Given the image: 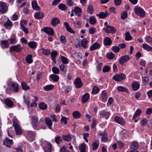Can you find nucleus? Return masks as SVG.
<instances>
[{"label": "nucleus", "mask_w": 152, "mask_h": 152, "mask_svg": "<svg viewBox=\"0 0 152 152\" xmlns=\"http://www.w3.org/2000/svg\"><path fill=\"white\" fill-rule=\"evenodd\" d=\"M31 119L33 127L35 129L39 130L40 129H44V128L42 127L38 124V118L37 116H33L31 117Z\"/></svg>", "instance_id": "nucleus-1"}, {"label": "nucleus", "mask_w": 152, "mask_h": 152, "mask_svg": "<svg viewBox=\"0 0 152 152\" xmlns=\"http://www.w3.org/2000/svg\"><path fill=\"white\" fill-rule=\"evenodd\" d=\"M135 13L142 18L145 17V12L144 10L140 7H136L134 9Z\"/></svg>", "instance_id": "nucleus-2"}, {"label": "nucleus", "mask_w": 152, "mask_h": 152, "mask_svg": "<svg viewBox=\"0 0 152 152\" xmlns=\"http://www.w3.org/2000/svg\"><path fill=\"white\" fill-rule=\"evenodd\" d=\"M126 77V75L123 73L116 74L113 77V79L117 81H120L124 80Z\"/></svg>", "instance_id": "nucleus-3"}, {"label": "nucleus", "mask_w": 152, "mask_h": 152, "mask_svg": "<svg viewBox=\"0 0 152 152\" xmlns=\"http://www.w3.org/2000/svg\"><path fill=\"white\" fill-rule=\"evenodd\" d=\"M8 10L7 5L3 2L0 1V12L2 13H6Z\"/></svg>", "instance_id": "nucleus-4"}, {"label": "nucleus", "mask_w": 152, "mask_h": 152, "mask_svg": "<svg viewBox=\"0 0 152 152\" xmlns=\"http://www.w3.org/2000/svg\"><path fill=\"white\" fill-rule=\"evenodd\" d=\"M22 47L20 44H18L16 45L12 46L10 48V51H15L16 52H20L22 50Z\"/></svg>", "instance_id": "nucleus-5"}, {"label": "nucleus", "mask_w": 152, "mask_h": 152, "mask_svg": "<svg viewBox=\"0 0 152 152\" xmlns=\"http://www.w3.org/2000/svg\"><path fill=\"white\" fill-rule=\"evenodd\" d=\"M42 30L47 34L51 36H53L54 35L53 30L50 28L45 27L42 29Z\"/></svg>", "instance_id": "nucleus-6"}, {"label": "nucleus", "mask_w": 152, "mask_h": 152, "mask_svg": "<svg viewBox=\"0 0 152 152\" xmlns=\"http://www.w3.org/2000/svg\"><path fill=\"white\" fill-rule=\"evenodd\" d=\"M104 29L107 33L114 34L115 32V28L110 26H107V27L106 28H104Z\"/></svg>", "instance_id": "nucleus-7"}, {"label": "nucleus", "mask_w": 152, "mask_h": 152, "mask_svg": "<svg viewBox=\"0 0 152 152\" xmlns=\"http://www.w3.org/2000/svg\"><path fill=\"white\" fill-rule=\"evenodd\" d=\"M129 57L128 55H125L122 56L119 60V63L123 65L124 63L128 61L129 59Z\"/></svg>", "instance_id": "nucleus-8"}, {"label": "nucleus", "mask_w": 152, "mask_h": 152, "mask_svg": "<svg viewBox=\"0 0 152 152\" xmlns=\"http://www.w3.org/2000/svg\"><path fill=\"white\" fill-rule=\"evenodd\" d=\"M14 126L15 127L16 134L17 135H20L22 133V132L19 124L18 123H14Z\"/></svg>", "instance_id": "nucleus-9"}, {"label": "nucleus", "mask_w": 152, "mask_h": 152, "mask_svg": "<svg viewBox=\"0 0 152 152\" xmlns=\"http://www.w3.org/2000/svg\"><path fill=\"white\" fill-rule=\"evenodd\" d=\"M10 89L14 92H17L19 90L18 84L15 82L12 83Z\"/></svg>", "instance_id": "nucleus-10"}, {"label": "nucleus", "mask_w": 152, "mask_h": 152, "mask_svg": "<svg viewBox=\"0 0 152 152\" xmlns=\"http://www.w3.org/2000/svg\"><path fill=\"white\" fill-rule=\"evenodd\" d=\"M74 82L75 86L77 88H80L83 86V84L80 78H76Z\"/></svg>", "instance_id": "nucleus-11"}, {"label": "nucleus", "mask_w": 152, "mask_h": 152, "mask_svg": "<svg viewBox=\"0 0 152 152\" xmlns=\"http://www.w3.org/2000/svg\"><path fill=\"white\" fill-rule=\"evenodd\" d=\"M99 115L100 117H105L106 119H107L110 115V113L107 110H104L101 112Z\"/></svg>", "instance_id": "nucleus-12"}, {"label": "nucleus", "mask_w": 152, "mask_h": 152, "mask_svg": "<svg viewBox=\"0 0 152 152\" xmlns=\"http://www.w3.org/2000/svg\"><path fill=\"white\" fill-rule=\"evenodd\" d=\"M3 143L7 147H10L11 146V145H12L13 143L12 140L7 138L4 140Z\"/></svg>", "instance_id": "nucleus-13"}, {"label": "nucleus", "mask_w": 152, "mask_h": 152, "mask_svg": "<svg viewBox=\"0 0 152 152\" xmlns=\"http://www.w3.org/2000/svg\"><path fill=\"white\" fill-rule=\"evenodd\" d=\"M4 102L6 105L9 107H12L14 105L13 102L8 98L4 100Z\"/></svg>", "instance_id": "nucleus-14"}, {"label": "nucleus", "mask_w": 152, "mask_h": 152, "mask_svg": "<svg viewBox=\"0 0 152 152\" xmlns=\"http://www.w3.org/2000/svg\"><path fill=\"white\" fill-rule=\"evenodd\" d=\"M109 15V13L107 11L104 12H100L99 14H96L97 16H98L101 18H104Z\"/></svg>", "instance_id": "nucleus-15"}, {"label": "nucleus", "mask_w": 152, "mask_h": 152, "mask_svg": "<svg viewBox=\"0 0 152 152\" xmlns=\"http://www.w3.org/2000/svg\"><path fill=\"white\" fill-rule=\"evenodd\" d=\"M60 22L58 18L55 17L52 19L51 24L53 26H55Z\"/></svg>", "instance_id": "nucleus-16"}, {"label": "nucleus", "mask_w": 152, "mask_h": 152, "mask_svg": "<svg viewBox=\"0 0 152 152\" xmlns=\"http://www.w3.org/2000/svg\"><path fill=\"white\" fill-rule=\"evenodd\" d=\"M114 119L116 122L121 125H123L125 124V121L124 120L118 116H115Z\"/></svg>", "instance_id": "nucleus-17"}, {"label": "nucleus", "mask_w": 152, "mask_h": 152, "mask_svg": "<svg viewBox=\"0 0 152 152\" xmlns=\"http://www.w3.org/2000/svg\"><path fill=\"white\" fill-rule=\"evenodd\" d=\"M31 4L32 8L38 11L40 10V7L37 5V1H33L32 2Z\"/></svg>", "instance_id": "nucleus-18"}, {"label": "nucleus", "mask_w": 152, "mask_h": 152, "mask_svg": "<svg viewBox=\"0 0 152 152\" xmlns=\"http://www.w3.org/2000/svg\"><path fill=\"white\" fill-rule=\"evenodd\" d=\"M100 47V45L99 44L97 43H95L90 47V50L91 51H93L95 49L99 48Z\"/></svg>", "instance_id": "nucleus-19"}, {"label": "nucleus", "mask_w": 152, "mask_h": 152, "mask_svg": "<svg viewBox=\"0 0 152 152\" xmlns=\"http://www.w3.org/2000/svg\"><path fill=\"white\" fill-rule=\"evenodd\" d=\"M45 121L47 126L50 129H51L52 124L51 119L47 117L45 118Z\"/></svg>", "instance_id": "nucleus-20"}, {"label": "nucleus", "mask_w": 152, "mask_h": 152, "mask_svg": "<svg viewBox=\"0 0 152 152\" xmlns=\"http://www.w3.org/2000/svg\"><path fill=\"white\" fill-rule=\"evenodd\" d=\"M89 98V95L88 93H86L84 94L82 98V102L85 103L87 102Z\"/></svg>", "instance_id": "nucleus-21"}, {"label": "nucleus", "mask_w": 152, "mask_h": 152, "mask_svg": "<svg viewBox=\"0 0 152 152\" xmlns=\"http://www.w3.org/2000/svg\"><path fill=\"white\" fill-rule=\"evenodd\" d=\"M74 12L78 16H80L81 14L82 10L81 8L78 7H75L74 10Z\"/></svg>", "instance_id": "nucleus-22"}, {"label": "nucleus", "mask_w": 152, "mask_h": 152, "mask_svg": "<svg viewBox=\"0 0 152 152\" xmlns=\"http://www.w3.org/2000/svg\"><path fill=\"white\" fill-rule=\"evenodd\" d=\"M57 53L56 51H53L51 53V56L52 60L54 61V63H56L55 57L57 56Z\"/></svg>", "instance_id": "nucleus-23"}, {"label": "nucleus", "mask_w": 152, "mask_h": 152, "mask_svg": "<svg viewBox=\"0 0 152 152\" xmlns=\"http://www.w3.org/2000/svg\"><path fill=\"white\" fill-rule=\"evenodd\" d=\"M112 43L111 39L108 37H106L104 39V44L106 45H110Z\"/></svg>", "instance_id": "nucleus-24"}, {"label": "nucleus", "mask_w": 152, "mask_h": 152, "mask_svg": "<svg viewBox=\"0 0 152 152\" xmlns=\"http://www.w3.org/2000/svg\"><path fill=\"white\" fill-rule=\"evenodd\" d=\"M44 16L43 14L40 12H37L34 15L35 18L37 19L42 18Z\"/></svg>", "instance_id": "nucleus-25"}, {"label": "nucleus", "mask_w": 152, "mask_h": 152, "mask_svg": "<svg viewBox=\"0 0 152 152\" xmlns=\"http://www.w3.org/2000/svg\"><path fill=\"white\" fill-rule=\"evenodd\" d=\"M45 152H51L52 150V145L51 143H48L47 146L44 149Z\"/></svg>", "instance_id": "nucleus-26"}, {"label": "nucleus", "mask_w": 152, "mask_h": 152, "mask_svg": "<svg viewBox=\"0 0 152 152\" xmlns=\"http://www.w3.org/2000/svg\"><path fill=\"white\" fill-rule=\"evenodd\" d=\"M72 115L74 118L77 119L79 118L81 116L80 113L78 111H75L72 113Z\"/></svg>", "instance_id": "nucleus-27"}, {"label": "nucleus", "mask_w": 152, "mask_h": 152, "mask_svg": "<svg viewBox=\"0 0 152 152\" xmlns=\"http://www.w3.org/2000/svg\"><path fill=\"white\" fill-rule=\"evenodd\" d=\"M117 89L120 91L125 92L127 93L129 92L128 90L127 89L122 86H118L117 87Z\"/></svg>", "instance_id": "nucleus-28"}, {"label": "nucleus", "mask_w": 152, "mask_h": 152, "mask_svg": "<svg viewBox=\"0 0 152 152\" xmlns=\"http://www.w3.org/2000/svg\"><path fill=\"white\" fill-rule=\"evenodd\" d=\"M130 148L134 150H136L138 148V143L137 142H133L130 146Z\"/></svg>", "instance_id": "nucleus-29"}, {"label": "nucleus", "mask_w": 152, "mask_h": 152, "mask_svg": "<svg viewBox=\"0 0 152 152\" xmlns=\"http://www.w3.org/2000/svg\"><path fill=\"white\" fill-rule=\"evenodd\" d=\"M143 48L148 51H152V48L146 44H144L142 45Z\"/></svg>", "instance_id": "nucleus-30"}, {"label": "nucleus", "mask_w": 152, "mask_h": 152, "mask_svg": "<svg viewBox=\"0 0 152 152\" xmlns=\"http://www.w3.org/2000/svg\"><path fill=\"white\" fill-rule=\"evenodd\" d=\"M32 56L29 54L27 56L26 58V61L29 64L33 62V60L32 59Z\"/></svg>", "instance_id": "nucleus-31"}, {"label": "nucleus", "mask_w": 152, "mask_h": 152, "mask_svg": "<svg viewBox=\"0 0 152 152\" xmlns=\"http://www.w3.org/2000/svg\"><path fill=\"white\" fill-rule=\"evenodd\" d=\"M86 148V144L84 143L81 144L79 146V149L80 152H85Z\"/></svg>", "instance_id": "nucleus-32"}, {"label": "nucleus", "mask_w": 152, "mask_h": 152, "mask_svg": "<svg viewBox=\"0 0 152 152\" xmlns=\"http://www.w3.org/2000/svg\"><path fill=\"white\" fill-rule=\"evenodd\" d=\"M1 44L4 45L5 48H7L9 47V43L7 40H2L1 41Z\"/></svg>", "instance_id": "nucleus-33"}, {"label": "nucleus", "mask_w": 152, "mask_h": 152, "mask_svg": "<svg viewBox=\"0 0 152 152\" xmlns=\"http://www.w3.org/2000/svg\"><path fill=\"white\" fill-rule=\"evenodd\" d=\"M12 23L9 20H8L4 24V27L7 28H8L9 27L12 26Z\"/></svg>", "instance_id": "nucleus-34"}, {"label": "nucleus", "mask_w": 152, "mask_h": 152, "mask_svg": "<svg viewBox=\"0 0 152 152\" xmlns=\"http://www.w3.org/2000/svg\"><path fill=\"white\" fill-rule=\"evenodd\" d=\"M21 85L22 88L24 90H28L29 88V86L25 82H22L21 83Z\"/></svg>", "instance_id": "nucleus-35"}, {"label": "nucleus", "mask_w": 152, "mask_h": 152, "mask_svg": "<svg viewBox=\"0 0 152 152\" xmlns=\"http://www.w3.org/2000/svg\"><path fill=\"white\" fill-rule=\"evenodd\" d=\"M141 112L142 111L140 109L137 110L134 115L132 117V119H134L136 117L139 115L141 113Z\"/></svg>", "instance_id": "nucleus-36"}, {"label": "nucleus", "mask_w": 152, "mask_h": 152, "mask_svg": "<svg viewBox=\"0 0 152 152\" xmlns=\"http://www.w3.org/2000/svg\"><path fill=\"white\" fill-rule=\"evenodd\" d=\"M106 57L109 59H113L115 57V55L112 52L108 53L106 54Z\"/></svg>", "instance_id": "nucleus-37"}, {"label": "nucleus", "mask_w": 152, "mask_h": 152, "mask_svg": "<svg viewBox=\"0 0 152 152\" xmlns=\"http://www.w3.org/2000/svg\"><path fill=\"white\" fill-rule=\"evenodd\" d=\"M92 149L93 150L95 151L97 149L98 146L99 145L97 143V140H95L92 144Z\"/></svg>", "instance_id": "nucleus-38"}, {"label": "nucleus", "mask_w": 152, "mask_h": 152, "mask_svg": "<svg viewBox=\"0 0 152 152\" xmlns=\"http://www.w3.org/2000/svg\"><path fill=\"white\" fill-rule=\"evenodd\" d=\"M39 108L42 110H45L47 108V105L45 103L41 102L39 104Z\"/></svg>", "instance_id": "nucleus-39"}, {"label": "nucleus", "mask_w": 152, "mask_h": 152, "mask_svg": "<svg viewBox=\"0 0 152 152\" xmlns=\"http://www.w3.org/2000/svg\"><path fill=\"white\" fill-rule=\"evenodd\" d=\"M132 37L130 33L129 32H126L125 33V38L126 40L128 41L132 39Z\"/></svg>", "instance_id": "nucleus-40"}, {"label": "nucleus", "mask_w": 152, "mask_h": 152, "mask_svg": "<svg viewBox=\"0 0 152 152\" xmlns=\"http://www.w3.org/2000/svg\"><path fill=\"white\" fill-rule=\"evenodd\" d=\"M140 87V85L137 83H134L132 84V87L133 90L136 91Z\"/></svg>", "instance_id": "nucleus-41"}, {"label": "nucleus", "mask_w": 152, "mask_h": 152, "mask_svg": "<svg viewBox=\"0 0 152 152\" xmlns=\"http://www.w3.org/2000/svg\"><path fill=\"white\" fill-rule=\"evenodd\" d=\"M102 99L104 100H106L107 99V92L105 91H102Z\"/></svg>", "instance_id": "nucleus-42"}, {"label": "nucleus", "mask_w": 152, "mask_h": 152, "mask_svg": "<svg viewBox=\"0 0 152 152\" xmlns=\"http://www.w3.org/2000/svg\"><path fill=\"white\" fill-rule=\"evenodd\" d=\"M51 78L54 81L56 82L59 79V77L55 74H52L50 75Z\"/></svg>", "instance_id": "nucleus-43"}, {"label": "nucleus", "mask_w": 152, "mask_h": 152, "mask_svg": "<svg viewBox=\"0 0 152 152\" xmlns=\"http://www.w3.org/2000/svg\"><path fill=\"white\" fill-rule=\"evenodd\" d=\"M36 42H31L28 43V45L32 48H34L36 47Z\"/></svg>", "instance_id": "nucleus-44"}, {"label": "nucleus", "mask_w": 152, "mask_h": 152, "mask_svg": "<svg viewBox=\"0 0 152 152\" xmlns=\"http://www.w3.org/2000/svg\"><path fill=\"white\" fill-rule=\"evenodd\" d=\"M89 22L91 24H95L96 22L95 18L93 16H91L89 18Z\"/></svg>", "instance_id": "nucleus-45"}, {"label": "nucleus", "mask_w": 152, "mask_h": 152, "mask_svg": "<svg viewBox=\"0 0 152 152\" xmlns=\"http://www.w3.org/2000/svg\"><path fill=\"white\" fill-rule=\"evenodd\" d=\"M58 8L60 10L64 11L66 9V5L63 4H60L58 5Z\"/></svg>", "instance_id": "nucleus-46"}, {"label": "nucleus", "mask_w": 152, "mask_h": 152, "mask_svg": "<svg viewBox=\"0 0 152 152\" xmlns=\"http://www.w3.org/2000/svg\"><path fill=\"white\" fill-rule=\"evenodd\" d=\"M127 12L126 11H124L121 14V18L122 19H125L127 17Z\"/></svg>", "instance_id": "nucleus-47"}, {"label": "nucleus", "mask_w": 152, "mask_h": 152, "mask_svg": "<svg viewBox=\"0 0 152 152\" xmlns=\"http://www.w3.org/2000/svg\"><path fill=\"white\" fill-rule=\"evenodd\" d=\"M53 85H49L45 86L43 87L44 90L46 91H49L53 89Z\"/></svg>", "instance_id": "nucleus-48"}, {"label": "nucleus", "mask_w": 152, "mask_h": 152, "mask_svg": "<svg viewBox=\"0 0 152 152\" xmlns=\"http://www.w3.org/2000/svg\"><path fill=\"white\" fill-rule=\"evenodd\" d=\"M81 44L83 47L84 48H86L87 44V40L85 39H83L81 41Z\"/></svg>", "instance_id": "nucleus-49"}, {"label": "nucleus", "mask_w": 152, "mask_h": 152, "mask_svg": "<svg viewBox=\"0 0 152 152\" xmlns=\"http://www.w3.org/2000/svg\"><path fill=\"white\" fill-rule=\"evenodd\" d=\"M67 31L71 34H74L75 33V31L73 29L69 26V24L67 23Z\"/></svg>", "instance_id": "nucleus-50"}, {"label": "nucleus", "mask_w": 152, "mask_h": 152, "mask_svg": "<svg viewBox=\"0 0 152 152\" xmlns=\"http://www.w3.org/2000/svg\"><path fill=\"white\" fill-rule=\"evenodd\" d=\"M112 50L115 53L118 52L120 50V48L117 46H114L112 48Z\"/></svg>", "instance_id": "nucleus-51"}, {"label": "nucleus", "mask_w": 152, "mask_h": 152, "mask_svg": "<svg viewBox=\"0 0 152 152\" xmlns=\"http://www.w3.org/2000/svg\"><path fill=\"white\" fill-rule=\"evenodd\" d=\"M23 98L25 102L26 103V104H27L28 107L30 101V99L28 97L25 98V96H23Z\"/></svg>", "instance_id": "nucleus-52"}, {"label": "nucleus", "mask_w": 152, "mask_h": 152, "mask_svg": "<svg viewBox=\"0 0 152 152\" xmlns=\"http://www.w3.org/2000/svg\"><path fill=\"white\" fill-rule=\"evenodd\" d=\"M110 70V67L106 65L103 67L102 71L103 72H108Z\"/></svg>", "instance_id": "nucleus-53"}, {"label": "nucleus", "mask_w": 152, "mask_h": 152, "mask_svg": "<svg viewBox=\"0 0 152 152\" xmlns=\"http://www.w3.org/2000/svg\"><path fill=\"white\" fill-rule=\"evenodd\" d=\"M61 123L66 125V118L64 116H62L61 120Z\"/></svg>", "instance_id": "nucleus-54"}, {"label": "nucleus", "mask_w": 152, "mask_h": 152, "mask_svg": "<svg viewBox=\"0 0 152 152\" xmlns=\"http://www.w3.org/2000/svg\"><path fill=\"white\" fill-rule=\"evenodd\" d=\"M52 71L55 74H58L59 72V69L56 67H54L52 68Z\"/></svg>", "instance_id": "nucleus-55"}, {"label": "nucleus", "mask_w": 152, "mask_h": 152, "mask_svg": "<svg viewBox=\"0 0 152 152\" xmlns=\"http://www.w3.org/2000/svg\"><path fill=\"white\" fill-rule=\"evenodd\" d=\"M62 140V138L60 136H58L55 138V141L58 144H59Z\"/></svg>", "instance_id": "nucleus-56"}, {"label": "nucleus", "mask_w": 152, "mask_h": 152, "mask_svg": "<svg viewBox=\"0 0 152 152\" xmlns=\"http://www.w3.org/2000/svg\"><path fill=\"white\" fill-rule=\"evenodd\" d=\"M99 89L96 86H94V87L92 92L93 94H97L99 92Z\"/></svg>", "instance_id": "nucleus-57"}, {"label": "nucleus", "mask_w": 152, "mask_h": 152, "mask_svg": "<svg viewBox=\"0 0 152 152\" xmlns=\"http://www.w3.org/2000/svg\"><path fill=\"white\" fill-rule=\"evenodd\" d=\"M21 27L22 29L26 34H27L28 33V28H26L22 24H21Z\"/></svg>", "instance_id": "nucleus-58"}, {"label": "nucleus", "mask_w": 152, "mask_h": 152, "mask_svg": "<svg viewBox=\"0 0 152 152\" xmlns=\"http://www.w3.org/2000/svg\"><path fill=\"white\" fill-rule=\"evenodd\" d=\"M142 80L144 83V84L145 85L148 83L149 78L147 77H144L143 78Z\"/></svg>", "instance_id": "nucleus-59"}, {"label": "nucleus", "mask_w": 152, "mask_h": 152, "mask_svg": "<svg viewBox=\"0 0 152 152\" xmlns=\"http://www.w3.org/2000/svg\"><path fill=\"white\" fill-rule=\"evenodd\" d=\"M87 11L89 13H91L93 12V7L92 6L89 5L88 7Z\"/></svg>", "instance_id": "nucleus-60"}, {"label": "nucleus", "mask_w": 152, "mask_h": 152, "mask_svg": "<svg viewBox=\"0 0 152 152\" xmlns=\"http://www.w3.org/2000/svg\"><path fill=\"white\" fill-rule=\"evenodd\" d=\"M102 135V141L106 142L107 141V135L105 134H101Z\"/></svg>", "instance_id": "nucleus-61"}, {"label": "nucleus", "mask_w": 152, "mask_h": 152, "mask_svg": "<svg viewBox=\"0 0 152 152\" xmlns=\"http://www.w3.org/2000/svg\"><path fill=\"white\" fill-rule=\"evenodd\" d=\"M28 135L29 137H35L34 134L31 131H28L27 132Z\"/></svg>", "instance_id": "nucleus-62"}, {"label": "nucleus", "mask_w": 152, "mask_h": 152, "mask_svg": "<svg viewBox=\"0 0 152 152\" xmlns=\"http://www.w3.org/2000/svg\"><path fill=\"white\" fill-rule=\"evenodd\" d=\"M74 4V2L72 0H67V6L71 7Z\"/></svg>", "instance_id": "nucleus-63"}, {"label": "nucleus", "mask_w": 152, "mask_h": 152, "mask_svg": "<svg viewBox=\"0 0 152 152\" xmlns=\"http://www.w3.org/2000/svg\"><path fill=\"white\" fill-rule=\"evenodd\" d=\"M147 121L145 118H143L142 119L141 122V125L142 126H145L147 124Z\"/></svg>", "instance_id": "nucleus-64"}]
</instances>
